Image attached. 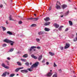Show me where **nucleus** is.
Returning <instances> with one entry per match:
<instances>
[{"label": "nucleus", "mask_w": 77, "mask_h": 77, "mask_svg": "<svg viewBox=\"0 0 77 77\" xmlns=\"http://www.w3.org/2000/svg\"><path fill=\"white\" fill-rule=\"evenodd\" d=\"M4 42H5L7 43H11V45H14V42L12 41L11 40H9V39L6 38L4 40Z\"/></svg>", "instance_id": "1"}, {"label": "nucleus", "mask_w": 77, "mask_h": 77, "mask_svg": "<svg viewBox=\"0 0 77 77\" xmlns=\"http://www.w3.org/2000/svg\"><path fill=\"white\" fill-rule=\"evenodd\" d=\"M36 49V47L35 46H32L30 49H28V51L29 52H33L34 51H35Z\"/></svg>", "instance_id": "2"}, {"label": "nucleus", "mask_w": 77, "mask_h": 77, "mask_svg": "<svg viewBox=\"0 0 77 77\" xmlns=\"http://www.w3.org/2000/svg\"><path fill=\"white\" fill-rule=\"evenodd\" d=\"M60 5V4L59 1H57L56 4V6H55V8L57 9H60L61 8Z\"/></svg>", "instance_id": "3"}, {"label": "nucleus", "mask_w": 77, "mask_h": 77, "mask_svg": "<svg viewBox=\"0 0 77 77\" xmlns=\"http://www.w3.org/2000/svg\"><path fill=\"white\" fill-rule=\"evenodd\" d=\"M39 64V63L37 62V63H35L34 64H33L31 67V68H36L38 66V64Z\"/></svg>", "instance_id": "4"}, {"label": "nucleus", "mask_w": 77, "mask_h": 77, "mask_svg": "<svg viewBox=\"0 0 77 77\" xmlns=\"http://www.w3.org/2000/svg\"><path fill=\"white\" fill-rule=\"evenodd\" d=\"M2 65L3 67H4V68L6 69H9V67L8 66H6L4 63H2Z\"/></svg>", "instance_id": "5"}, {"label": "nucleus", "mask_w": 77, "mask_h": 77, "mask_svg": "<svg viewBox=\"0 0 77 77\" xmlns=\"http://www.w3.org/2000/svg\"><path fill=\"white\" fill-rule=\"evenodd\" d=\"M24 68V67H19L18 68H17L15 70V72H18V71L19 70H20V69H23Z\"/></svg>", "instance_id": "6"}, {"label": "nucleus", "mask_w": 77, "mask_h": 77, "mask_svg": "<svg viewBox=\"0 0 77 77\" xmlns=\"http://www.w3.org/2000/svg\"><path fill=\"white\" fill-rule=\"evenodd\" d=\"M20 72H22V73H24V74H26V73L28 72V71L26 69L21 70H20Z\"/></svg>", "instance_id": "7"}, {"label": "nucleus", "mask_w": 77, "mask_h": 77, "mask_svg": "<svg viewBox=\"0 0 77 77\" xmlns=\"http://www.w3.org/2000/svg\"><path fill=\"white\" fill-rule=\"evenodd\" d=\"M52 73L49 72L47 74L45 75V76H47V77H50V76H51V75H52Z\"/></svg>", "instance_id": "8"}, {"label": "nucleus", "mask_w": 77, "mask_h": 77, "mask_svg": "<svg viewBox=\"0 0 77 77\" xmlns=\"http://www.w3.org/2000/svg\"><path fill=\"white\" fill-rule=\"evenodd\" d=\"M69 44H66V46L64 48L65 49H66V48H69Z\"/></svg>", "instance_id": "9"}, {"label": "nucleus", "mask_w": 77, "mask_h": 77, "mask_svg": "<svg viewBox=\"0 0 77 77\" xmlns=\"http://www.w3.org/2000/svg\"><path fill=\"white\" fill-rule=\"evenodd\" d=\"M54 26L55 28H58L59 27V25L57 23H54Z\"/></svg>", "instance_id": "10"}, {"label": "nucleus", "mask_w": 77, "mask_h": 77, "mask_svg": "<svg viewBox=\"0 0 77 77\" xmlns=\"http://www.w3.org/2000/svg\"><path fill=\"white\" fill-rule=\"evenodd\" d=\"M6 74H7V72H5L3 73L2 75L3 77H6Z\"/></svg>", "instance_id": "11"}, {"label": "nucleus", "mask_w": 77, "mask_h": 77, "mask_svg": "<svg viewBox=\"0 0 77 77\" xmlns=\"http://www.w3.org/2000/svg\"><path fill=\"white\" fill-rule=\"evenodd\" d=\"M44 20H45V21H48L50 20V19L49 17H46V18H44Z\"/></svg>", "instance_id": "12"}, {"label": "nucleus", "mask_w": 77, "mask_h": 77, "mask_svg": "<svg viewBox=\"0 0 77 77\" xmlns=\"http://www.w3.org/2000/svg\"><path fill=\"white\" fill-rule=\"evenodd\" d=\"M61 6L62 9H64V8H66V7H67V5H64Z\"/></svg>", "instance_id": "13"}, {"label": "nucleus", "mask_w": 77, "mask_h": 77, "mask_svg": "<svg viewBox=\"0 0 77 77\" xmlns=\"http://www.w3.org/2000/svg\"><path fill=\"white\" fill-rule=\"evenodd\" d=\"M45 30L46 32H49V31H50V29L49 28H45L44 29Z\"/></svg>", "instance_id": "14"}, {"label": "nucleus", "mask_w": 77, "mask_h": 77, "mask_svg": "<svg viewBox=\"0 0 77 77\" xmlns=\"http://www.w3.org/2000/svg\"><path fill=\"white\" fill-rule=\"evenodd\" d=\"M31 56L32 58H34V59H38V58H37L36 57L34 56V55H32Z\"/></svg>", "instance_id": "15"}, {"label": "nucleus", "mask_w": 77, "mask_h": 77, "mask_svg": "<svg viewBox=\"0 0 77 77\" xmlns=\"http://www.w3.org/2000/svg\"><path fill=\"white\" fill-rule=\"evenodd\" d=\"M27 20H32V21H33V17H31L29 18H26Z\"/></svg>", "instance_id": "16"}, {"label": "nucleus", "mask_w": 77, "mask_h": 77, "mask_svg": "<svg viewBox=\"0 0 77 77\" xmlns=\"http://www.w3.org/2000/svg\"><path fill=\"white\" fill-rule=\"evenodd\" d=\"M50 22H49L48 23H46L44 24V25L45 26H48V25H50Z\"/></svg>", "instance_id": "17"}, {"label": "nucleus", "mask_w": 77, "mask_h": 77, "mask_svg": "<svg viewBox=\"0 0 77 77\" xmlns=\"http://www.w3.org/2000/svg\"><path fill=\"white\" fill-rule=\"evenodd\" d=\"M9 18L10 21H14V20H12V17L11 15H10Z\"/></svg>", "instance_id": "18"}, {"label": "nucleus", "mask_w": 77, "mask_h": 77, "mask_svg": "<svg viewBox=\"0 0 77 77\" xmlns=\"http://www.w3.org/2000/svg\"><path fill=\"white\" fill-rule=\"evenodd\" d=\"M38 19H39V18L38 17H37L36 18H33V21H38Z\"/></svg>", "instance_id": "19"}, {"label": "nucleus", "mask_w": 77, "mask_h": 77, "mask_svg": "<svg viewBox=\"0 0 77 77\" xmlns=\"http://www.w3.org/2000/svg\"><path fill=\"white\" fill-rule=\"evenodd\" d=\"M49 53L50 55H51V56H54V53L50 52H49Z\"/></svg>", "instance_id": "20"}, {"label": "nucleus", "mask_w": 77, "mask_h": 77, "mask_svg": "<svg viewBox=\"0 0 77 77\" xmlns=\"http://www.w3.org/2000/svg\"><path fill=\"white\" fill-rule=\"evenodd\" d=\"M7 33L9 34V35H12V32H11L9 31H7Z\"/></svg>", "instance_id": "21"}, {"label": "nucleus", "mask_w": 77, "mask_h": 77, "mask_svg": "<svg viewBox=\"0 0 77 77\" xmlns=\"http://www.w3.org/2000/svg\"><path fill=\"white\" fill-rule=\"evenodd\" d=\"M23 57H28V55L27 54H25L23 56Z\"/></svg>", "instance_id": "22"}, {"label": "nucleus", "mask_w": 77, "mask_h": 77, "mask_svg": "<svg viewBox=\"0 0 77 77\" xmlns=\"http://www.w3.org/2000/svg\"><path fill=\"white\" fill-rule=\"evenodd\" d=\"M42 55H41L39 56V60H41L42 59Z\"/></svg>", "instance_id": "23"}, {"label": "nucleus", "mask_w": 77, "mask_h": 77, "mask_svg": "<svg viewBox=\"0 0 77 77\" xmlns=\"http://www.w3.org/2000/svg\"><path fill=\"white\" fill-rule=\"evenodd\" d=\"M17 63L18 65H19V66H21L22 65V64H21V63L19 62H17Z\"/></svg>", "instance_id": "24"}, {"label": "nucleus", "mask_w": 77, "mask_h": 77, "mask_svg": "<svg viewBox=\"0 0 77 77\" xmlns=\"http://www.w3.org/2000/svg\"><path fill=\"white\" fill-rule=\"evenodd\" d=\"M69 24L70 26H72V21H69Z\"/></svg>", "instance_id": "25"}, {"label": "nucleus", "mask_w": 77, "mask_h": 77, "mask_svg": "<svg viewBox=\"0 0 77 77\" xmlns=\"http://www.w3.org/2000/svg\"><path fill=\"white\" fill-rule=\"evenodd\" d=\"M2 29H3V31H5V30H6V28L4 26H2Z\"/></svg>", "instance_id": "26"}, {"label": "nucleus", "mask_w": 77, "mask_h": 77, "mask_svg": "<svg viewBox=\"0 0 77 77\" xmlns=\"http://www.w3.org/2000/svg\"><path fill=\"white\" fill-rule=\"evenodd\" d=\"M15 75V74H14V73L11 74V75H10V77H14V76Z\"/></svg>", "instance_id": "27"}, {"label": "nucleus", "mask_w": 77, "mask_h": 77, "mask_svg": "<svg viewBox=\"0 0 77 77\" xmlns=\"http://www.w3.org/2000/svg\"><path fill=\"white\" fill-rule=\"evenodd\" d=\"M77 41V36L73 39V41H74V42H75L76 41Z\"/></svg>", "instance_id": "28"}, {"label": "nucleus", "mask_w": 77, "mask_h": 77, "mask_svg": "<svg viewBox=\"0 0 77 77\" xmlns=\"http://www.w3.org/2000/svg\"><path fill=\"white\" fill-rule=\"evenodd\" d=\"M36 26L35 24H32L31 25V27H36Z\"/></svg>", "instance_id": "29"}, {"label": "nucleus", "mask_w": 77, "mask_h": 77, "mask_svg": "<svg viewBox=\"0 0 77 77\" xmlns=\"http://www.w3.org/2000/svg\"><path fill=\"white\" fill-rule=\"evenodd\" d=\"M22 61H23V62H26L27 61V60H26L25 59H21Z\"/></svg>", "instance_id": "30"}, {"label": "nucleus", "mask_w": 77, "mask_h": 77, "mask_svg": "<svg viewBox=\"0 0 77 77\" xmlns=\"http://www.w3.org/2000/svg\"><path fill=\"white\" fill-rule=\"evenodd\" d=\"M25 64L26 65V66H29V62H27L25 63Z\"/></svg>", "instance_id": "31"}, {"label": "nucleus", "mask_w": 77, "mask_h": 77, "mask_svg": "<svg viewBox=\"0 0 77 77\" xmlns=\"http://www.w3.org/2000/svg\"><path fill=\"white\" fill-rule=\"evenodd\" d=\"M69 14V11L67 12L65 14V15H68V14Z\"/></svg>", "instance_id": "32"}, {"label": "nucleus", "mask_w": 77, "mask_h": 77, "mask_svg": "<svg viewBox=\"0 0 77 77\" xmlns=\"http://www.w3.org/2000/svg\"><path fill=\"white\" fill-rule=\"evenodd\" d=\"M31 68H31V67H30V69L28 68L27 69H28V70H29V71H30V72L32 71V69H31Z\"/></svg>", "instance_id": "33"}, {"label": "nucleus", "mask_w": 77, "mask_h": 77, "mask_svg": "<svg viewBox=\"0 0 77 77\" xmlns=\"http://www.w3.org/2000/svg\"><path fill=\"white\" fill-rule=\"evenodd\" d=\"M5 62L7 63V65H9V61L7 60V61H5Z\"/></svg>", "instance_id": "34"}, {"label": "nucleus", "mask_w": 77, "mask_h": 77, "mask_svg": "<svg viewBox=\"0 0 77 77\" xmlns=\"http://www.w3.org/2000/svg\"><path fill=\"white\" fill-rule=\"evenodd\" d=\"M74 36V35L73 34H71L70 35V38H73Z\"/></svg>", "instance_id": "35"}, {"label": "nucleus", "mask_w": 77, "mask_h": 77, "mask_svg": "<svg viewBox=\"0 0 77 77\" xmlns=\"http://www.w3.org/2000/svg\"><path fill=\"white\" fill-rule=\"evenodd\" d=\"M6 45H7L6 44H4L3 45H2V47H6Z\"/></svg>", "instance_id": "36"}, {"label": "nucleus", "mask_w": 77, "mask_h": 77, "mask_svg": "<svg viewBox=\"0 0 77 77\" xmlns=\"http://www.w3.org/2000/svg\"><path fill=\"white\" fill-rule=\"evenodd\" d=\"M14 48H12L10 50V51L12 52V51H14Z\"/></svg>", "instance_id": "37"}, {"label": "nucleus", "mask_w": 77, "mask_h": 77, "mask_svg": "<svg viewBox=\"0 0 77 77\" xmlns=\"http://www.w3.org/2000/svg\"><path fill=\"white\" fill-rule=\"evenodd\" d=\"M54 67H56L57 66V65L56 64V63H54Z\"/></svg>", "instance_id": "38"}, {"label": "nucleus", "mask_w": 77, "mask_h": 77, "mask_svg": "<svg viewBox=\"0 0 77 77\" xmlns=\"http://www.w3.org/2000/svg\"><path fill=\"white\" fill-rule=\"evenodd\" d=\"M23 22H22L21 21H19V24H21Z\"/></svg>", "instance_id": "39"}, {"label": "nucleus", "mask_w": 77, "mask_h": 77, "mask_svg": "<svg viewBox=\"0 0 77 77\" xmlns=\"http://www.w3.org/2000/svg\"><path fill=\"white\" fill-rule=\"evenodd\" d=\"M60 31H62V28L60 27L58 29Z\"/></svg>", "instance_id": "40"}, {"label": "nucleus", "mask_w": 77, "mask_h": 77, "mask_svg": "<svg viewBox=\"0 0 77 77\" xmlns=\"http://www.w3.org/2000/svg\"><path fill=\"white\" fill-rule=\"evenodd\" d=\"M45 59H43V60L42 61V63H44L45 62Z\"/></svg>", "instance_id": "41"}, {"label": "nucleus", "mask_w": 77, "mask_h": 77, "mask_svg": "<svg viewBox=\"0 0 77 77\" xmlns=\"http://www.w3.org/2000/svg\"><path fill=\"white\" fill-rule=\"evenodd\" d=\"M51 7L50 6L49 8V11H51Z\"/></svg>", "instance_id": "42"}, {"label": "nucleus", "mask_w": 77, "mask_h": 77, "mask_svg": "<svg viewBox=\"0 0 77 77\" xmlns=\"http://www.w3.org/2000/svg\"><path fill=\"white\" fill-rule=\"evenodd\" d=\"M60 49H61V50H63V47H60Z\"/></svg>", "instance_id": "43"}, {"label": "nucleus", "mask_w": 77, "mask_h": 77, "mask_svg": "<svg viewBox=\"0 0 77 77\" xmlns=\"http://www.w3.org/2000/svg\"><path fill=\"white\" fill-rule=\"evenodd\" d=\"M59 72H62V70H61V69H59L58 70Z\"/></svg>", "instance_id": "44"}, {"label": "nucleus", "mask_w": 77, "mask_h": 77, "mask_svg": "<svg viewBox=\"0 0 77 77\" xmlns=\"http://www.w3.org/2000/svg\"><path fill=\"white\" fill-rule=\"evenodd\" d=\"M36 41L38 42H39V38H36Z\"/></svg>", "instance_id": "45"}, {"label": "nucleus", "mask_w": 77, "mask_h": 77, "mask_svg": "<svg viewBox=\"0 0 77 77\" xmlns=\"http://www.w3.org/2000/svg\"><path fill=\"white\" fill-rule=\"evenodd\" d=\"M68 30V28H66L65 30V32H66Z\"/></svg>", "instance_id": "46"}, {"label": "nucleus", "mask_w": 77, "mask_h": 77, "mask_svg": "<svg viewBox=\"0 0 77 77\" xmlns=\"http://www.w3.org/2000/svg\"><path fill=\"white\" fill-rule=\"evenodd\" d=\"M0 8H3V5H0Z\"/></svg>", "instance_id": "47"}, {"label": "nucleus", "mask_w": 77, "mask_h": 77, "mask_svg": "<svg viewBox=\"0 0 77 77\" xmlns=\"http://www.w3.org/2000/svg\"><path fill=\"white\" fill-rule=\"evenodd\" d=\"M7 59L8 60H11V58H10L9 57H7Z\"/></svg>", "instance_id": "48"}, {"label": "nucleus", "mask_w": 77, "mask_h": 77, "mask_svg": "<svg viewBox=\"0 0 77 77\" xmlns=\"http://www.w3.org/2000/svg\"><path fill=\"white\" fill-rule=\"evenodd\" d=\"M6 24H9V22H8V20H6Z\"/></svg>", "instance_id": "49"}, {"label": "nucleus", "mask_w": 77, "mask_h": 77, "mask_svg": "<svg viewBox=\"0 0 77 77\" xmlns=\"http://www.w3.org/2000/svg\"><path fill=\"white\" fill-rule=\"evenodd\" d=\"M46 65H48V64H49V63H48V62H47L46 63Z\"/></svg>", "instance_id": "50"}, {"label": "nucleus", "mask_w": 77, "mask_h": 77, "mask_svg": "<svg viewBox=\"0 0 77 77\" xmlns=\"http://www.w3.org/2000/svg\"><path fill=\"white\" fill-rule=\"evenodd\" d=\"M63 17V15H61V17L62 18V17Z\"/></svg>", "instance_id": "51"}, {"label": "nucleus", "mask_w": 77, "mask_h": 77, "mask_svg": "<svg viewBox=\"0 0 77 77\" xmlns=\"http://www.w3.org/2000/svg\"><path fill=\"white\" fill-rule=\"evenodd\" d=\"M34 16H36V14H34Z\"/></svg>", "instance_id": "52"}, {"label": "nucleus", "mask_w": 77, "mask_h": 77, "mask_svg": "<svg viewBox=\"0 0 77 77\" xmlns=\"http://www.w3.org/2000/svg\"><path fill=\"white\" fill-rule=\"evenodd\" d=\"M60 27L62 28V27H63V26H60Z\"/></svg>", "instance_id": "53"}, {"label": "nucleus", "mask_w": 77, "mask_h": 77, "mask_svg": "<svg viewBox=\"0 0 77 77\" xmlns=\"http://www.w3.org/2000/svg\"><path fill=\"white\" fill-rule=\"evenodd\" d=\"M32 63H30V65H32Z\"/></svg>", "instance_id": "54"}, {"label": "nucleus", "mask_w": 77, "mask_h": 77, "mask_svg": "<svg viewBox=\"0 0 77 77\" xmlns=\"http://www.w3.org/2000/svg\"><path fill=\"white\" fill-rule=\"evenodd\" d=\"M7 74H8V75L9 74V72H7Z\"/></svg>", "instance_id": "55"}, {"label": "nucleus", "mask_w": 77, "mask_h": 77, "mask_svg": "<svg viewBox=\"0 0 77 77\" xmlns=\"http://www.w3.org/2000/svg\"><path fill=\"white\" fill-rule=\"evenodd\" d=\"M17 54H18L19 53H20V52H17Z\"/></svg>", "instance_id": "56"}, {"label": "nucleus", "mask_w": 77, "mask_h": 77, "mask_svg": "<svg viewBox=\"0 0 77 77\" xmlns=\"http://www.w3.org/2000/svg\"><path fill=\"white\" fill-rule=\"evenodd\" d=\"M18 17H19V18H21V16H18Z\"/></svg>", "instance_id": "57"}, {"label": "nucleus", "mask_w": 77, "mask_h": 77, "mask_svg": "<svg viewBox=\"0 0 77 77\" xmlns=\"http://www.w3.org/2000/svg\"><path fill=\"white\" fill-rule=\"evenodd\" d=\"M39 49H41V48H40V47H39Z\"/></svg>", "instance_id": "58"}, {"label": "nucleus", "mask_w": 77, "mask_h": 77, "mask_svg": "<svg viewBox=\"0 0 77 77\" xmlns=\"http://www.w3.org/2000/svg\"><path fill=\"white\" fill-rule=\"evenodd\" d=\"M73 73H74L75 72L74 71H73Z\"/></svg>", "instance_id": "59"}, {"label": "nucleus", "mask_w": 77, "mask_h": 77, "mask_svg": "<svg viewBox=\"0 0 77 77\" xmlns=\"http://www.w3.org/2000/svg\"><path fill=\"white\" fill-rule=\"evenodd\" d=\"M37 48L38 49L39 48V47H38Z\"/></svg>", "instance_id": "60"}, {"label": "nucleus", "mask_w": 77, "mask_h": 77, "mask_svg": "<svg viewBox=\"0 0 77 77\" xmlns=\"http://www.w3.org/2000/svg\"><path fill=\"white\" fill-rule=\"evenodd\" d=\"M63 13V12H61L60 13V14H62Z\"/></svg>", "instance_id": "61"}, {"label": "nucleus", "mask_w": 77, "mask_h": 77, "mask_svg": "<svg viewBox=\"0 0 77 77\" xmlns=\"http://www.w3.org/2000/svg\"><path fill=\"white\" fill-rule=\"evenodd\" d=\"M17 75V76H18V75H18V74H17V75Z\"/></svg>", "instance_id": "62"}, {"label": "nucleus", "mask_w": 77, "mask_h": 77, "mask_svg": "<svg viewBox=\"0 0 77 77\" xmlns=\"http://www.w3.org/2000/svg\"><path fill=\"white\" fill-rule=\"evenodd\" d=\"M50 71L51 72V71H52V70H51Z\"/></svg>", "instance_id": "63"}, {"label": "nucleus", "mask_w": 77, "mask_h": 77, "mask_svg": "<svg viewBox=\"0 0 77 77\" xmlns=\"http://www.w3.org/2000/svg\"><path fill=\"white\" fill-rule=\"evenodd\" d=\"M75 9H76V8H75Z\"/></svg>", "instance_id": "64"}]
</instances>
